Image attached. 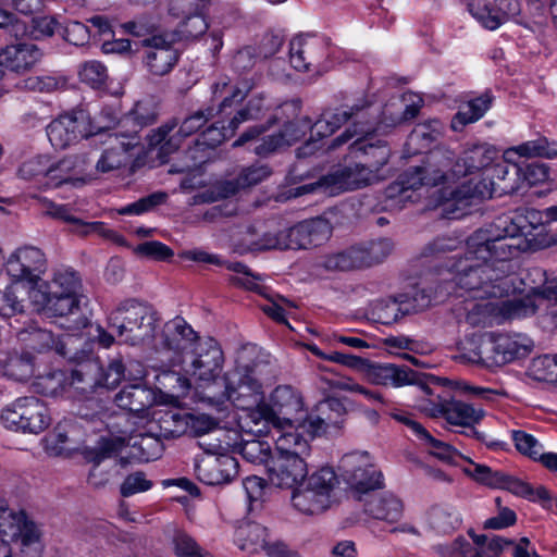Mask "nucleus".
<instances>
[{
  "instance_id": "obj_1",
  "label": "nucleus",
  "mask_w": 557,
  "mask_h": 557,
  "mask_svg": "<svg viewBox=\"0 0 557 557\" xmlns=\"http://www.w3.org/2000/svg\"><path fill=\"white\" fill-rule=\"evenodd\" d=\"M522 222L520 215H500L468 237L463 256L450 267L461 289L480 299L502 298L516 289L510 274L524 243Z\"/></svg>"
},
{
  "instance_id": "obj_2",
  "label": "nucleus",
  "mask_w": 557,
  "mask_h": 557,
  "mask_svg": "<svg viewBox=\"0 0 557 557\" xmlns=\"http://www.w3.org/2000/svg\"><path fill=\"white\" fill-rule=\"evenodd\" d=\"M364 125L359 131H355L354 134L350 133V129H346L331 141L329 148L335 149L356 137L352 146L358 150H363L373 160H368L364 163L355 162L338 168L321 177L318 182L319 186L330 188L331 191L354 190L385 178L382 170L388 161L389 150L385 145H364V139L379 129L375 121H367Z\"/></svg>"
},
{
  "instance_id": "obj_3",
  "label": "nucleus",
  "mask_w": 557,
  "mask_h": 557,
  "mask_svg": "<svg viewBox=\"0 0 557 557\" xmlns=\"http://www.w3.org/2000/svg\"><path fill=\"white\" fill-rule=\"evenodd\" d=\"M492 172L488 180L476 175L450 190L449 197L443 202L444 213L449 219H459L467 214L469 207L494 196L512 194L520 188L522 169L518 164L505 160L496 163Z\"/></svg>"
},
{
  "instance_id": "obj_4",
  "label": "nucleus",
  "mask_w": 557,
  "mask_h": 557,
  "mask_svg": "<svg viewBox=\"0 0 557 557\" xmlns=\"http://www.w3.org/2000/svg\"><path fill=\"white\" fill-rule=\"evenodd\" d=\"M158 322V313L136 299L122 301L108 317V325L115 332L120 343L131 346L150 345Z\"/></svg>"
},
{
  "instance_id": "obj_5",
  "label": "nucleus",
  "mask_w": 557,
  "mask_h": 557,
  "mask_svg": "<svg viewBox=\"0 0 557 557\" xmlns=\"http://www.w3.org/2000/svg\"><path fill=\"white\" fill-rule=\"evenodd\" d=\"M262 368L260 363L238 366L220 380V392H209L206 397L216 403L230 400L243 411L256 407L263 401Z\"/></svg>"
},
{
  "instance_id": "obj_6",
  "label": "nucleus",
  "mask_w": 557,
  "mask_h": 557,
  "mask_svg": "<svg viewBox=\"0 0 557 557\" xmlns=\"http://www.w3.org/2000/svg\"><path fill=\"white\" fill-rule=\"evenodd\" d=\"M338 478L332 467H321L293 488V507L306 516L320 515L332 504Z\"/></svg>"
},
{
  "instance_id": "obj_7",
  "label": "nucleus",
  "mask_w": 557,
  "mask_h": 557,
  "mask_svg": "<svg viewBox=\"0 0 557 557\" xmlns=\"http://www.w3.org/2000/svg\"><path fill=\"white\" fill-rule=\"evenodd\" d=\"M223 351L213 338L201 339L183 357L185 371L199 383V387L219 386L223 366Z\"/></svg>"
},
{
  "instance_id": "obj_8",
  "label": "nucleus",
  "mask_w": 557,
  "mask_h": 557,
  "mask_svg": "<svg viewBox=\"0 0 557 557\" xmlns=\"http://www.w3.org/2000/svg\"><path fill=\"white\" fill-rule=\"evenodd\" d=\"M0 421L11 431L39 434L50 425L51 418L47 406L40 399L25 396L3 408Z\"/></svg>"
},
{
  "instance_id": "obj_9",
  "label": "nucleus",
  "mask_w": 557,
  "mask_h": 557,
  "mask_svg": "<svg viewBox=\"0 0 557 557\" xmlns=\"http://www.w3.org/2000/svg\"><path fill=\"white\" fill-rule=\"evenodd\" d=\"M533 341L522 333L490 334L479 346L478 361L487 367L503 366L531 354Z\"/></svg>"
},
{
  "instance_id": "obj_10",
  "label": "nucleus",
  "mask_w": 557,
  "mask_h": 557,
  "mask_svg": "<svg viewBox=\"0 0 557 557\" xmlns=\"http://www.w3.org/2000/svg\"><path fill=\"white\" fill-rule=\"evenodd\" d=\"M338 467L343 480L357 493L383 487V474L367 451L345 454Z\"/></svg>"
},
{
  "instance_id": "obj_11",
  "label": "nucleus",
  "mask_w": 557,
  "mask_h": 557,
  "mask_svg": "<svg viewBox=\"0 0 557 557\" xmlns=\"http://www.w3.org/2000/svg\"><path fill=\"white\" fill-rule=\"evenodd\" d=\"M394 244L388 238H379L366 244L352 246L327 258L326 268L349 271L372 267L384 261L393 251Z\"/></svg>"
},
{
  "instance_id": "obj_12",
  "label": "nucleus",
  "mask_w": 557,
  "mask_h": 557,
  "mask_svg": "<svg viewBox=\"0 0 557 557\" xmlns=\"http://www.w3.org/2000/svg\"><path fill=\"white\" fill-rule=\"evenodd\" d=\"M210 5L211 0H169L168 14L178 20L175 32L181 39H197L207 33Z\"/></svg>"
},
{
  "instance_id": "obj_13",
  "label": "nucleus",
  "mask_w": 557,
  "mask_h": 557,
  "mask_svg": "<svg viewBox=\"0 0 557 557\" xmlns=\"http://www.w3.org/2000/svg\"><path fill=\"white\" fill-rule=\"evenodd\" d=\"M453 163V151L446 147H436L430 151L422 165L408 170L399 181L412 194L421 186H436L448 181L446 169Z\"/></svg>"
},
{
  "instance_id": "obj_14",
  "label": "nucleus",
  "mask_w": 557,
  "mask_h": 557,
  "mask_svg": "<svg viewBox=\"0 0 557 557\" xmlns=\"http://www.w3.org/2000/svg\"><path fill=\"white\" fill-rule=\"evenodd\" d=\"M346 416L347 409L343 400L336 397H329L320 401L299 423V426L312 440L341 429Z\"/></svg>"
},
{
  "instance_id": "obj_15",
  "label": "nucleus",
  "mask_w": 557,
  "mask_h": 557,
  "mask_svg": "<svg viewBox=\"0 0 557 557\" xmlns=\"http://www.w3.org/2000/svg\"><path fill=\"white\" fill-rule=\"evenodd\" d=\"M0 535L16 543L23 553L28 549L38 553L40 549L41 532L37 524L29 520L24 512L14 513L7 509L0 510Z\"/></svg>"
},
{
  "instance_id": "obj_16",
  "label": "nucleus",
  "mask_w": 557,
  "mask_h": 557,
  "mask_svg": "<svg viewBox=\"0 0 557 557\" xmlns=\"http://www.w3.org/2000/svg\"><path fill=\"white\" fill-rule=\"evenodd\" d=\"M429 401L431 408L428 410L431 416H442L450 424L467 428L469 435L478 440L483 438V435L473 428L474 424L479 423L485 416L482 409L474 408L472 405L460 400L442 398L440 395Z\"/></svg>"
},
{
  "instance_id": "obj_17",
  "label": "nucleus",
  "mask_w": 557,
  "mask_h": 557,
  "mask_svg": "<svg viewBox=\"0 0 557 557\" xmlns=\"http://www.w3.org/2000/svg\"><path fill=\"white\" fill-rule=\"evenodd\" d=\"M368 108L369 103L361 100L359 103L349 108L324 112L313 125L310 124L309 129L311 131V137L313 135L321 138L330 136L349 120H352V128L348 127L347 129H350V133L354 134L355 131H359L361 127L366 126L367 121H374V119L370 117L367 111Z\"/></svg>"
},
{
  "instance_id": "obj_18",
  "label": "nucleus",
  "mask_w": 557,
  "mask_h": 557,
  "mask_svg": "<svg viewBox=\"0 0 557 557\" xmlns=\"http://www.w3.org/2000/svg\"><path fill=\"white\" fill-rule=\"evenodd\" d=\"M47 270V258L35 246L17 248L7 261V272L17 282L38 283Z\"/></svg>"
},
{
  "instance_id": "obj_19",
  "label": "nucleus",
  "mask_w": 557,
  "mask_h": 557,
  "mask_svg": "<svg viewBox=\"0 0 557 557\" xmlns=\"http://www.w3.org/2000/svg\"><path fill=\"white\" fill-rule=\"evenodd\" d=\"M89 134V119L84 111L63 114L47 126L48 139L57 149H65Z\"/></svg>"
},
{
  "instance_id": "obj_20",
  "label": "nucleus",
  "mask_w": 557,
  "mask_h": 557,
  "mask_svg": "<svg viewBox=\"0 0 557 557\" xmlns=\"http://www.w3.org/2000/svg\"><path fill=\"white\" fill-rule=\"evenodd\" d=\"M195 473L207 485L226 484L237 475L238 462L228 454H205L196 458Z\"/></svg>"
},
{
  "instance_id": "obj_21",
  "label": "nucleus",
  "mask_w": 557,
  "mask_h": 557,
  "mask_svg": "<svg viewBox=\"0 0 557 557\" xmlns=\"http://www.w3.org/2000/svg\"><path fill=\"white\" fill-rule=\"evenodd\" d=\"M286 249H308L324 244L332 234L330 222L323 218L302 221L284 228Z\"/></svg>"
},
{
  "instance_id": "obj_22",
  "label": "nucleus",
  "mask_w": 557,
  "mask_h": 557,
  "mask_svg": "<svg viewBox=\"0 0 557 557\" xmlns=\"http://www.w3.org/2000/svg\"><path fill=\"white\" fill-rule=\"evenodd\" d=\"M308 473L304 457L276 454L268 465L269 481L281 488H294Z\"/></svg>"
},
{
  "instance_id": "obj_23",
  "label": "nucleus",
  "mask_w": 557,
  "mask_h": 557,
  "mask_svg": "<svg viewBox=\"0 0 557 557\" xmlns=\"http://www.w3.org/2000/svg\"><path fill=\"white\" fill-rule=\"evenodd\" d=\"M133 139V136L119 133L109 135L96 161L92 156L94 153H88L92 159V163L95 162L96 172L104 174L124 166L128 162L129 150L135 147Z\"/></svg>"
},
{
  "instance_id": "obj_24",
  "label": "nucleus",
  "mask_w": 557,
  "mask_h": 557,
  "mask_svg": "<svg viewBox=\"0 0 557 557\" xmlns=\"http://www.w3.org/2000/svg\"><path fill=\"white\" fill-rule=\"evenodd\" d=\"M268 405L274 412L278 429L293 428L295 423L304 420L298 418L304 406L301 395L289 385L277 386Z\"/></svg>"
},
{
  "instance_id": "obj_25",
  "label": "nucleus",
  "mask_w": 557,
  "mask_h": 557,
  "mask_svg": "<svg viewBox=\"0 0 557 557\" xmlns=\"http://www.w3.org/2000/svg\"><path fill=\"white\" fill-rule=\"evenodd\" d=\"M326 57V44L315 36H298L290 40L289 61L300 72L318 69Z\"/></svg>"
},
{
  "instance_id": "obj_26",
  "label": "nucleus",
  "mask_w": 557,
  "mask_h": 557,
  "mask_svg": "<svg viewBox=\"0 0 557 557\" xmlns=\"http://www.w3.org/2000/svg\"><path fill=\"white\" fill-rule=\"evenodd\" d=\"M200 341L193 327L183 318L176 317L164 324L160 343L153 346L157 350L173 351L184 357Z\"/></svg>"
},
{
  "instance_id": "obj_27",
  "label": "nucleus",
  "mask_w": 557,
  "mask_h": 557,
  "mask_svg": "<svg viewBox=\"0 0 557 557\" xmlns=\"http://www.w3.org/2000/svg\"><path fill=\"white\" fill-rule=\"evenodd\" d=\"M497 157L498 151L488 144L472 145L463 150L458 160H455L453 152V163L446 172L449 178L473 174L491 165Z\"/></svg>"
},
{
  "instance_id": "obj_28",
  "label": "nucleus",
  "mask_w": 557,
  "mask_h": 557,
  "mask_svg": "<svg viewBox=\"0 0 557 557\" xmlns=\"http://www.w3.org/2000/svg\"><path fill=\"white\" fill-rule=\"evenodd\" d=\"M363 373L367 380L375 385L395 388L418 383V373L406 366L394 363H375L367 360Z\"/></svg>"
},
{
  "instance_id": "obj_29",
  "label": "nucleus",
  "mask_w": 557,
  "mask_h": 557,
  "mask_svg": "<svg viewBox=\"0 0 557 557\" xmlns=\"http://www.w3.org/2000/svg\"><path fill=\"white\" fill-rule=\"evenodd\" d=\"M123 445L124 442L121 438L104 440L96 451L89 454L88 460L92 463V467L88 474V483L94 488L104 487L117 473L115 463L112 466H102V462L117 453Z\"/></svg>"
},
{
  "instance_id": "obj_30",
  "label": "nucleus",
  "mask_w": 557,
  "mask_h": 557,
  "mask_svg": "<svg viewBox=\"0 0 557 557\" xmlns=\"http://www.w3.org/2000/svg\"><path fill=\"white\" fill-rule=\"evenodd\" d=\"M519 0H493L484 4H472V15L487 29L494 30L508 18L520 13Z\"/></svg>"
},
{
  "instance_id": "obj_31",
  "label": "nucleus",
  "mask_w": 557,
  "mask_h": 557,
  "mask_svg": "<svg viewBox=\"0 0 557 557\" xmlns=\"http://www.w3.org/2000/svg\"><path fill=\"white\" fill-rule=\"evenodd\" d=\"M148 50L146 65L153 75L168 74L178 60L176 49L161 36H153L146 40Z\"/></svg>"
},
{
  "instance_id": "obj_32",
  "label": "nucleus",
  "mask_w": 557,
  "mask_h": 557,
  "mask_svg": "<svg viewBox=\"0 0 557 557\" xmlns=\"http://www.w3.org/2000/svg\"><path fill=\"white\" fill-rule=\"evenodd\" d=\"M46 213L54 219L73 224V231L82 235L97 234L117 244H122L124 242L120 234L106 227L102 222H84L81 219L75 218L66 206L50 203Z\"/></svg>"
},
{
  "instance_id": "obj_33",
  "label": "nucleus",
  "mask_w": 557,
  "mask_h": 557,
  "mask_svg": "<svg viewBox=\"0 0 557 557\" xmlns=\"http://www.w3.org/2000/svg\"><path fill=\"white\" fill-rule=\"evenodd\" d=\"M41 50L34 44L17 42L7 46L0 52V60L5 67L16 73L33 69L41 59Z\"/></svg>"
},
{
  "instance_id": "obj_34",
  "label": "nucleus",
  "mask_w": 557,
  "mask_h": 557,
  "mask_svg": "<svg viewBox=\"0 0 557 557\" xmlns=\"http://www.w3.org/2000/svg\"><path fill=\"white\" fill-rule=\"evenodd\" d=\"M16 336L21 343L35 351L45 352L54 349L59 355L66 356L65 345L57 339L51 331L40 327L34 321L18 330Z\"/></svg>"
},
{
  "instance_id": "obj_35",
  "label": "nucleus",
  "mask_w": 557,
  "mask_h": 557,
  "mask_svg": "<svg viewBox=\"0 0 557 557\" xmlns=\"http://www.w3.org/2000/svg\"><path fill=\"white\" fill-rule=\"evenodd\" d=\"M185 420L186 413L176 410H153L151 420L148 422L149 432L159 435L162 440L180 437L187 433V422Z\"/></svg>"
},
{
  "instance_id": "obj_36",
  "label": "nucleus",
  "mask_w": 557,
  "mask_h": 557,
  "mask_svg": "<svg viewBox=\"0 0 557 557\" xmlns=\"http://www.w3.org/2000/svg\"><path fill=\"white\" fill-rule=\"evenodd\" d=\"M284 230L267 228L258 232L255 227H249L243 239V245L236 246L235 250L239 253L250 251H262L269 249H286Z\"/></svg>"
},
{
  "instance_id": "obj_37",
  "label": "nucleus",
  "mask_w": 557,
  "mask_h": 557,
  "mask_svg": "<svg viewBox=\"0 0 557 557\" xmlns=\"http://www.w3.org/2000/svg\"><path fill=\"white\" fill-rule=\"evenodd\" d=\"M177 127L176 119H172L160 127L150 131L147 135V143L150 149H158V158L165 162V159L178 150L183 138L174 129Z\"/></svg>"
},
{
  "instance_id": "obj_38",
  "label": "nucleus",
  "mask_w": 557,
  "mask_h": 557,
  "mask_svg": "<svg viewBox=\"0 0 557 557\" xmlns=\"http://www.w3.org/2000/svg\"><path fill=\"white\" fill-rule=\"evenodd\" d=\"M269 534L265 527L255 521H245L240 523L235 531V543L242 550L248 553H259L272 546L268 540Z\"/></svg>"
},
{
  "instance_id": "obj_39",
  "label": "nucleus",
  "mask_w": 557,
  "mask_h": 557,
  "mask_svg": "<svg viewBox=\"0 0 557 557\" xmlns=\"http://www.w3.org/2000/svg\"><path fill=\"white\" fill-rule=\"evenodd\" d=\"M92 166L89 154L81 153L69 156L57 164L48 166L47 176L57 180L58 184L66 183L77 175L88 174Z\"/></svg>"
},
{
  "instance_id": "obj_40",
  "label": "nucleus",
  "mask_w": 557,
  "mask_h": 557,
  "mask_svg": "<svg viewBox=\"0 0 557 557\" xmlns=\"http://www.w3.org/2000/svg\"><path fill=\"white\" fill-rule=\"evenodd\" d=\"M116 405L129 412L139 413L154 403V393L151 388L135 383L124 386L114 398Z\"/></svg>"
},
{
  "instance_id": "obj_41",
  "label": "nucleus",
  "mask_w": 557,
  "mask_h": 557,
  "mask_svg": "<svg viewBox=\"0 0 557 557\" xmlns=\"http://www.w3.org/2000/svg\"><path fill=\"white\" fill-rule=\"evenodd\" d=\"M301 109V102L299 100H292L284 102L281 107H278L276 113L268 121L267 125H255L249 127L246 132H244L238 139H236L233 144V147H239L245 145L246 143L257 138L261 134H263L268 128L277 122H286V121H296L299 119Z\"/></svg>"
},
{
  "instance_id": "obj_42",
  "label": "nucleus",
  "mask_w": 557,
  "mask_h": 557,
  "mask_svg": "<svg viewBox=\"0 0 557 557\" xmlns=\"http://www.w3.org/2000/svg\"><path fill=\"white\" fill-rule=\"evenodd\" d=\"M245 414L240 418L243 426L247 429L249 433L257 435H267L274 430L280 432L277 423L275 422L274 412L265 403H260L251 409L244 411Z\"/></svg>"
},
{
  "instance_id": "obj_43",
  "label": "nucleus",
  "mask_w": 557,
  "mask_h": 557,
  "mask_svg": "<svg viewBox=\"0 0 557 557\" xmlns=\"http://www.w3.org/2000/svg\"><path fill=\"white\" fill-rule=\"evenodd\" d=\"M300 422L295 423L293 428L281 429L280 432H276L277 454L304 457L309 453L308 438L304 436L306 432L299 426Z\"/></svg>"
},
{
  "instance_id": "obj_44",
  "label": "nucleus",
  "mask_w": 557,
  "mask_h": 557,
  "mask_svg": "<svg viewBox=\"0 0 557 557\" xmlns=\"http://www.w3.org/2000/svg\"><path fill=\"white\" fill-rule=\"evenodd\" d=\"M0 368V373L4 376L24 382L35 373V357L28 351H12L8 354Z\"/></svg>"
},
{
  "instance_id": "obj_45",
  "label": "nucleus",
  "mask_w": 557,
  "mask_h": 557,
  "mask_svg": "<svg viewBox=\"0 0 557 557\" xmlns=\"http://www.w3.org/2000/svg\"><path fill=\"white\" fill-rule=\"evenodd\" d=\"M493 99L492 94L485 91L480 97L460 106L451 120V128L454 131H461L463 126L479 121L491 108Z\"/></svg>"
},
{
  "instance_id": "obj_46",
  "label": "nucleus",
  "mask_w": 557,
  "mask_h": 557,
  "mask_svg": "<svg viewBox=\"0 0 557 557\" xmlns=\"http://www.w3.org/2000/svg\"><path fill=\"white\" fill-rule=\"evenodd\" d=\"M528 277L534 284L532 295L553 304L550 314L557 324V276L549 277L544 269L535 267L529 271Z\"/></svg>"
},
{
  "instance_id": "obj_47",
  "label": "nucleus",
  "mask_w": 557,
  "mask_h": 557,
  "mask_svg": "<svg viewBox=\"0 0 557 557\" xmlns=\"http://www.w3.org/2000/svg\"><path fill=\"white\" fill-rule=\"evenodd\" d=\"M366 512L374 519L384 520L391 523L397 522L403 516V504L400 499L392 494L375 497L366 504Z\"/></svg>"
},
{
  "instance_id": "obj_48",
  "label": "nucleus",
  "mask_w": 557,
  "mask_h": 557,
  "mask_svg": "<svg viewBox=\"0 0 557 557\" xmlns=\"http://www.w3.org/2000/svg\"><path fill=\"white\" fill-rule=\"evenodd\" d=\"M536 309L537 306L530 295L503 300L495 307L497 315L504 321H511L533 315L536 312Z\"/></svg>"
},
{
  "instance_id": "obj_49",
  "label": "nucleus",
  "mask_w": 557,
  "mask_h": 557,
  "mask_svg": "<svg viewBox=\"0 0 557 557\" xmlns=\"http://www.w3.org/2000/svg\"><path fill=\"white\" fill-rule=\"evenodd\" d=\"M428 521L436 532L449 533L461 525L462 519L455 507L435 505L428 512Z\"/></svg>"
},
{
  "instance_id": "obj_50",
  "label": "nucleus",
  "mask_w": 557,
  "mask_h": 557,
  "mask_svg": "<svg viewBox=\"0 0 557 557\" xmlns=\"http://www.w3.org/2000/svg\"><path fill=\"white\" fill-rule=\"evenodd\" d=\"M511 153L525 158L541 157L554 159L557 157V143L549 141L546 137H541L508 149L505 156L509 158Z\"/></svg>"
},
{
  "instance_id": "obj_51",
  "label": "nucleus",
  "mask_w": 557,
  "mask_h": 557,
  "mask_svg": "<svg viewBox=\"0 0 557 557\" xmlns=\"http://www.w3.org/2000/svg\"><path fill=\"white\" fill-rule=\"evenodd\" d=\"M44 310L53 317L75 314L79 311V298L77 295H64L44 293Z\"/></svg>"
},
{
  "instance_id": "obj_52",
  "label": "nucleus",
  "mask_w": 557,
  "mask_h": 557,
  "mask_svg": "<svg viewBox=\"0 0 557 557\" xmlns=\"http://www.w3.org/2000/svg\"><path fill=\"white\" fill-rule=\"evenodd\" d=\"M125 366L120 358L112 359L106 368L97 364L94 369L95 377L90 379V388L95 386L114 388L125 377Z\"/></svg>"
},
{
  "instance_id": "obj_53",
  "label": "nucleus",
  "mask_w": 557,
  "mask_h": 557,
  "mask_svg": "<svg viewBox=\"0 0 557 557\" xmlns=\"http://www.w3.org/2000/svg\"><path fill=\"white\" fill-rule=\"evenodd\" d=\"M131 446L137 449L136 456L145 462L156 460L161 457L163 453L162 438L159 435H154L152 432L147 431L145 434H140L133 438Z\"/></svg>"
},
{
  "instance_id": "obj_54",
  "label": "nucleus",
  "mask_w": 557,
  "mask_h": 557,
  "mask_svg": "<svg viewBox=\"0 0 557 557\" xmlns=\"http://www.w3.org/2000/svg\"><path fill=\"white\" fill-rule=\"evenodd\" d=\"M239 453L245 460L253 465H270L271 446L268 442L260 440H247L240 444Z\"/></svg>"
},
{
  "instance_id": "obj_55",
  "label": "nucleus",
  "mask_w": 557,
  "mask_h": 557,
  "mask_svg": "<svg viewBox=\"0 0 557 557\" xmlns=\"http://www.w3.org/2000/svg\"><path fill=\"white\" fill-rule=\"evenodd\" d=\"M81 282L77 274L72 270H60L53 275L52 281L48 284L47 293L52 295L69 294L77 295Z\"/></svg>"
},
{
  "instance_id": "obj_56",
  "label": "nucleus",
  "mask_w": 557,
  "mask_h": 557,
  "mask_svg": "<svg viewBox=\"0 0 557 557\" xmlns=\"http://www.w3.org/2000/svg\"><path fill=\"white\" fill-rule=\"evenodd\" d=\"M172 543L176 557H213L184 531H177L173 536Z\"/></svg>"
},
{
  "instance_id": "obj_57",
  "label": "nucleus",
  "mask_w": 557,
  "mask_h": 557,
  "mask_svg": "<svg viewBox=\"0 0 557 557\" xmlns=\"http://www.w3.org/2000/svg\"><path fill=\"white\" fill-rule=\"evenodd\" d=\"M78 75L83 83L92 88L102 87L108 79L107 67L96 60L84 62L79 67Z\"/></svg>"
},
{
  "instance_id": "obj_58",
  "label": "nucleus",
  "mask_w": 557,
  "mask_h": 557,
  "mask_svg": "<svg viewBox=\"0 0 557 557\" xmlns=\"http://www.w3.org/2000/svg\"><path fill=\"white\" fill-rule=\"evenodd\" d=\"M168 199V194L164 191H156L146 197L138 199L137 201L124 206L119 209V213L122 215H139L148 212L156 207L164 203Z\"/></svg>"
},
{
  "instance_id": "obj_59",
  "label": "nucleus",
  "mask_w": 557,
  "mask_h": 557,
  "mask_svg": "<svg viewBox=\"0 0 557 557\" xmlns=\"http://www.w3.org/2000/svg\"><path fill=\"white\" fill-rule=\"evenodd\" d=\"M221 267H225L230 271L242 274V276L231 277V283H233L234 285L242 286L249 290H260L261 286L258 283V281L260 280L259 275L253 274L246 264L242 262H230L223 260Z\"/></svg>"
},
{
  "instance_id": "obj_60",
  "label": "nucleus",
  "mask_w": 557,
  "mask_h": 557,
  "mask_svg": "<svg viewBox=\"0 0 557 557\" xmlns=\"http://www.w3.org/2000/svg\"><path fill=\"white\" fill-rule=\"evenodd\" d=\"M264 109V97L261 94L251 97L246 107L230 121L231 134H234L242 123L258 119Z\"/></svg>"
},
{
  "instance_id": "obj_61",
  "label": "nucleus",
  "mask_w": 557,
  "mask_h": 557,
  "mask_svg": "<svg viewBox=\"0 0 557 557\" xmlns=\"http://www.w3.org/2000/svg\"><path fill=\"white\" fill-rule=\"evenodd\" d=\"M20 287L11 284L0 288V315L12 317L23 311V299L18 297Z\"/></svg>"
},
{
  "instance_id": "obj_62",
  "label": "nucleus",
  "mask_w": 557,
  "mask_h": 557,
  "mask_svg": "<svg viewBox=\"0 0 557 557\" xmlns=\"http://www.w3.org/2000/svg\"><path fill=\"white\" fill-rule=\"evenodd\" d=\"M403 313L423 311L431 305V296L424 289L413 288L411 292L398 297Z\"/></svg>"
},
{
  "instance_id": "obj_63",
  "label": "nucleus",
  "mask_w": 557,
  "mask_h": 557,
  "mask_svg": "<svg viewBox=\"0 0 557 557\" xmlns=\"http://www.w3.org/2000/svg\"><path fill=\"white\" fill-rule=\"evenodd\" d=\"M55 18L51 16H37L33 17L28 27H22L23 34L39 40L51 37L58 26Z\"/></svg>"
},
{
  "instance_id": "obj_64",
  "label": "nucleus",
  "mask_w": 557,
  "mask_h": 557,
  "mask_svg": "<svg viewBox=\"0 0 557 557\" xmlns=\"http://www.w3.org/2000/svg\"><path fill=\"white\" fill-rule=\"evenodd\" d=\"M531 369L537 380L555 381L557 373V355H544L532 360Z\"/></svg>"
}]
</instances>
